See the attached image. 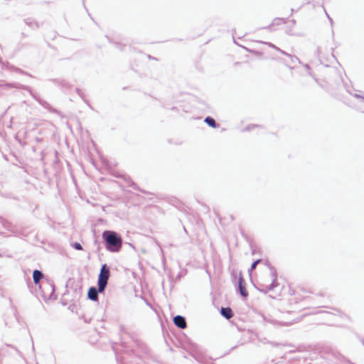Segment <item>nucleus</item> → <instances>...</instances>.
<instances>
[{
	"label": "nucleus",
	"mask_w": 364,
	"mask_h": 364,
	"mask_svg": "<svg viewBox=\"0 0 364 364\" xmlns=\"http://www.w3.org/2000/svg\"><path fill=\"white\" fill-rule=\"evenodd\" d=\"M237 289L242 297H247L248 292L245 287V281L241 273H240V276L238 278Z\"/></svg>",
	"instance_id": "obj_7"
},
{
	"label": "nucleus",
	"mask_w": 364,
	"mask_h": 364,
	"mask_svg": "<svg viewBox=\"0 0 364 364\" xmlns=\"http://www.w3.org/2000/svg\"><path fill=\"white\" fill-rule=\"evenodd\" d=\"M109 277V267L107 264H103L101 266L100 274L97 278V285H100L101 289L106 288Z\"/></svg>",
	"instance_id": "obj_3"
},
{
	"label": "nucleus",
	"mask_w": 364,
	"mask_h": 364,
	"mask_svg": "<svg viewBox=\"0 0 364 364\" xmlns=\"http://www.w3.org/2000/svg\"><path fill=\"white\" fill-rule=\"evenodd\" d=\"M24 21L26 24L32 29H37L39 27V23L32 18H26Z\"/></svg>",
	"instance_id": "obj_13"
},
{
	"label": "nucleus",
	"mask_w": 364,
	"mask_h": 364,
	"mask_svg": "<svg viewBox=\"0 0 364 364\" xmlns=\"http://www.w3.org/2000/svg\"><path fill=\"white\" fill-rule=\"evenodd\" d=\"M316 54L318 56H320L321 55V50H320V48H318L317 50H316Z\"/></svg>",
	"instance_id": "obj_28"
},
{
	"label": "nucleus",
	"mask_w": 364,
	"mask_h": 364,
	"mask_svg": "<svg viewBox=\"0 0 364 364\" xmlns=\"http://www.w3.org/2000/svg\"><path fill=\"white\" fill-rule=\"evenodd\" d=\"M72 247L76 250H82V246L80 242H75L71 244Z\"/></svg>",
	"instance_id": "obj_20"
},
{
	"label": "nucleus",
	"mask_w": 364,
	"mask_h": 364,
	"mask_svg": "<svg viewBox=\"0 0 364 364\" xmlns=\"http://www.w3.org/2000/svg\"><path fill=\"white\" fill-rule=\"evenodd\" d=\"M46 284L47 285L48 288L51 290V294L50 296V298L51 299L53 297V294H54L55 286H54L53 283H50L48 282H46Z\"/></svg>",
	"instance_id": "obj_19"
},
{
	"label": "nucleus",
	"mask_w": 364,
	"mask_h": 364,
	"mask_svg": "<svg viewBox=\"0 0 364 364\" xmlns=\"http://www.w3.org/2000/svg\"><path fill=\"white\" fill-rule=\"evenodd\" d=\"M277 51H279V53H281L282 54L286 55V56H288L290 55L289 53H287V52H285L284 50H282L279 48V50H277Z\"/></svg>",
	"instance_id": "obj_26"
},
{
	"label": "nucleus",
	"mask_w": 364,
	"mask_h": 364,
	"mask_svg": "<svg viewBox=\"0 0 364 364\" xmlns=\"http://www.w3.org/2000/svg\"><path fill=\"white\" fill-rule=\"evenodd\" d=\"M173 323L176 326L181 329H184L187 327L186 318L181 315H177L173 318Z\"/></svg>",
	"instance_id": "obj_8"
},
{
	"label": "nucleus",
	"mask_w": 364,
	"mask_h": 364,
	"mask_svg": "<svg viewBox=\"0 0 364 364\" xmlns=\"http://www.w3.org/2000/svg\"><path fill=\"white\" fill-rule=\"evenodd\" d=\"M289 58H290L291 63L294 64L295 63H299V64H301L300 59L298 57H296V55H292L290 54L289 55Z\"/></svg>",
	"instance_id": "obj_16"
},
{
	"label": "nucleus",
	"mask_w": 364,
	"mask_h": 364,
	"mask_svg": "<svg viewBox=\"0 0 364 364\" xmlns=\"http://www.w3.org/2000/svg\"><path fill=\"white\" fill-rule=\"evenodd\" d=\"M257 127H259V125L250 124V125H247V127H245V128L244 129V131L250 132V131L252 130L254 128Z\"/></svg>",
	"instance_id": "obj_22"
},
{
	"label": "nucleus",
	"mask_w": 364,
	"mask_h": 364,
	"mask_svg": "<svg viewBox=\"0 0 364 364\" xmlns=\"http://www.w3.org/2000/svg\"><path fill=\"white\" fill-rule=\"evenodd\" d=\"M105 38H107L109 41V42L110 43H114V42L107 36H105ZM115 46H117V48L121 49L119 47V44L117 43H114Z\"/></svg>",
	"instance_id": "obj_25"
},
{
	"label": "nucleus",
	"mask_w": 364,
	"mask_h": 364,
	"mask_svg": "<svg viewBox=\"0 0 364 364\" xmlns=\"http://www.w3.org/2000/svg\"><path fill=\"white\" fill-rule=\"evenodd\" d=\"M362 342H363V344L364 345V340H363Z\"/></svg>",
	"instance_id": "obj_33"
},
{
	"label": "nucleus",
	"mask_w": 364,
	"mask_h": 364,
	"mask_svg": "<svg viewBox=\"0 0 364 364\" xmlns=\"http://www.w3.org/2000/svg\"><path fill=\"white\" fill-rule=\"evenodd\" d=\"M14 87H16V88H21L27 92H29V93L33 97V98L36 101H37L43 108L47 109L48 112L55 113V114H57L59 115L60 114V112L58 109L53 108L48 102L45 101L44 100H42L37 94L33 92L31 90V88L30 87H28L27 85H17Z\"/></svg>",
	"instance_id": "obj_2"
},
{
	"label": "nucleus",
	"mask_w": 364,
	"mask_h": 364,
	"mask_svg": "<svg viewBox=\"0 0 364 364\" xmlns=\"http://www.w3.org/2000/svg\"><path fill=\"white\" fill-rule=\"evenodd\" d=\"M76 92L85 101V102L89 105L88 101L85 99L84 92L80 88H76Z\"/></svg>",
	"instance_id": "obj_17"
},
{
	"label": "nucleus",
	"mask_w": 364,
	"mask_h": 364,
	"mask_svg": "<svg viewBox=\"0 0 364 364\" xmlns=\"http://www.w3.org/2000/svg\"><path fill=\"white\" fill-rule=\"evenodd\" d=\"M346 91L355 98L360 100V105L359 106V109L362 112H364V92L361 91H357L354 90L353 87H347Z\"/></svg>",
	"instance_id": "obj_5"
},
{
	"label": "nucleus",
	"mask_w": 364,
	"mask_h": 364,
	"mask_svg": "<svg viewBox=\"0 0 364 364\" xmlns=\"http://www.w3.org/2000/svg\"><path fill=\"white\" fill-rule=\"evenodd\" d=\"M220 314L227 319H230L233 316L232 311L230 307H222L220 309Z\"/></svg>",
	"instance_id": "obj_9"
},
{
	"label": "nucleus",
	"mask_w": 364,
	"mask_h": 364,
	"mask_svg": "<svg viewBox=\"0 0 364 364\" xmlns=\"http://www.w3.org/2000/svg\"><path fill=\"white\" fill-rule=\"evenodd\" d=\"M265 265L269 268L270 270V275L272 277V283L269 285H267L264 287V289H261V291H264V293H267V291H272L274 289L275 287L278 286L277 282V272L276 269L271 265V264L268 262H265Z\"/></svg>",
	"instance_id": "obj_4"
},
{
	"label": "nucleus",
	"mask_w": 364,
	"mask_h": 364,
	"mask_svg": "<svg viewBox=\"0 0 364 364\" xmlns=\"http://www.w3.org/2000/svg\"><path fill=\"white\" fill-rule=\"evenodd\" d=\"M124 180L128 183V186L132 187L133 189L141 191L142 193H145L143 190H141L136 183H135L129 176H124Z\"/></svg>",
	"instance_id": "obj_11"
},
{
	"label": "nucleus",
	"mask_w": 364,
	"mask_h": 364,
	"mask_svg": "<svg viewBox=\"0 0 364 364\" xmlns=\"http://www.w3.org/2000/svg\"><path fill=\"white\" fill-rule=\"evenodd\" d=\"M105 249L110 252H119L122 247L121 235L113 230H105L102 234Z\"/></svg>",
	"instance_id": "obj_1"
},
{
	"label": "nucleus",
	"mask_w": 364,
	"mask_h": 364,
	"mask_svg": "<svg viewBox=\"0 0 364 364\" xmlns=\"http://www.w3.org/2000/svg\"><path fill=\"white\" fill-rule=\"evenodd\" d=\"M204 122L212 128H217L219 127V124H218L215 120L210 116H208L205 118Z\"/></svg>",
	"instance_id": "obj_12"
},
{
	"label": "nucleus",
	"mask_w": 364,
	"mask_h": 364,
	"mask_svg": "<svg viewBox=\"0 0 364 364\" xmlns=\"http://www.w3.org/2000/svg\"><path fill=\"white\" fill-rule=\"evenodd\" d=\"M6 346L12 348L19 357H22V353L18 350V348L16 346L9 344H6Z\"/></svg>",
	"instance_id": "obj_21"
},
{
	"label": "nucleus",
	"mask_w": 364,
	"mask_h": 364,
	"mask_svg": "<svg viewBox=\"0 0 364 364\" xmlns=\"http://www.w3.org/2000/svg\"><path fill=\"white\" fill-rule=\"evenodd\" d=\"M32 349H33V350H34V346H33V344L32 345Z\"/></svg>",
	"instance_id": "obj_31"
},
{
	"label": "nucleus",
	"mask_w": 364,
	"mask_h": 364,
	"mask_svg": "<svg viewBox=\"0 0 364 364\" xmlns=\"http://www.w3.org/2000/svg\"><path fill=\"white\" fill-rule=\"evenodd\" d=\"M43 278V274L41 270L35 269L33 272V279L35 284H38L41 279Z\"/></svg>",
	"instance_id": "obj_10"
},
{
	"label": "nucleus",
	"mask_w": 364,
	"mask_h": 364,
	"mask_svg": "<svg viewBox=\"0 0 364 364\" xmlns=\"http://www.w3.org/2000/svg\"><path fill=\"white\" fill-rule=\"evenodd\" d=\"M304 68L309 71V73L311 75V72L309 71L310 70V67L308 64H305L304 65Z\"/></svg>",
	"instance_id": "obj_27"
},
{
	"label": "nucleus",
	"mask_w": 364,
	"mask_h": 364,
	"mask_svg": "<svg viewBox=\"0 0 364 364\" xmlns=\"http://www.w3.org/2000/svg\"><path fill=\"white\" fill-rule=\"evenodd\" d=\"M85 321L86 323H88V322H89V321H87V319H85Z\"/></svg>",
	"instance_id": "obj_32"
},
{
	"label": "nucleus",
	"mask_w": 364,
	"mask_h": 364,
	"mask_svg": "<svg viewBox=\"0 0 364 364\" xmlns=\"http://www.w3.org/2000/svg\"><path fill=\"white\" fill-rule=\"evenodd\" d=\"M333 355L335 358H338V360H344L345 359V358L342 355H341V353L338 352L333 353Z\"/></svg>",
	"instance_id": "obj_24"
},
{
	"label": "nucleus",
	"mask_w": 364,
	"mask_h": 364,
	"mask_svg": "<svg viewBox=\"0 0 364 364\" xmlns=\"http://www.w3.org/2000/svg\"><path fill=\"white\" fill-rule=\"evenodd\" d=\"M0 86L5 87H11V85L9 84H2V85H0Z\"/></svg>",
	"instance_id": "obj_29"
},
{
	"label": "nucleus",
	"mask_w": 364,
	"mask_h": 364,
	"mask_svg": "<svg viewBox=\"0 0 364 364\" xmlns=\"http://www.w3.org/2000/svg\"><path fill=\"white\" fill-rule=\"evenodd\" d=\"M105 289H100V285H97V287H90L87 291V298L93 301H97L98 300V294L99 293H102Z\"/></svg>",
	"instance_id": "obj_6"
},
{
	"label": "nucleus",
	"mask_w": 364,
	"mask_h": 364,
	"mask_svg": "<svg viewBox=\"0 0 364 364\" xmlns=\"http://www.w3.org/2000/svg\"><path fill=\"white\" fill-rule=\"evenodd\" d=\"M53 82L55 83V84H57L58 85L63 87V88H66V89H68L70 87V85L69 84V82L68 81H66L65 80H53Z\"/></svg>",
	"instance_id": "obj_14"
},
{
	"label": "nucleus",
	"mask_w": 364,
	"mask_h": 364,
	"mask_svg": "<svg viewBox=\"0 0 364 364\" xmlns=\"http://www.w3.org/2000/svg\"><path fill=\"white\" fill-rule=\"evenodd\" d=\"M262 43L263 44H266L270 48H272L275 50H279V48H278L277 46H276L275 45H274L273 43H269V42H264V41H261Z\"/></svg>",
	"instance_id": "obj_23"
},
{
	"label": "nucleus",
	"mask_w": 364,
	"mask_h": 364,
	"mask_svg": "<svg viewBox=\"0 0 364 364\" xmlns=\"http://www.w3.org/2000/svg\"><path fill=\"white\" fill-rule=\"evenodd\" d=\"M274 21H282V18H277V19H275Z\"/></svg>",
	"instance_id": "obj_30"
},
{
	"label": "nucleus",
	"mask_w": 364,
	"mask_h": 364,
	"mask_svg": "<svg viewBox=\"0 0 364 364\" xmlns=\"http://www.w3.org/2000/svg\"><path fill=\"white\" fill-rule=\"evenodd\" d=\"M1 223L5 229L8 230H12V224L9 221L6 220H2Z\"/></svg>",
	"instance_id": "obj_15"
},
{
	"label": "nucleus",
	"mask_w": 364,
	"mask_h": 364,
	"mask_svg": "<svg viewBox=\"0 0 364 364\" xmlns=\"http://www.w3.org/2000/svg\"><path fill=\"white\" fill-rule=\"evenodd\" d=\"M262 262V259H256L255 261H254L252 264H251V267L250 268L248 269L250 274L251 273V272L255 269L257 267V265Z\"/></svg>",
	"instance_id": "obj_18"
}]
</instances>
